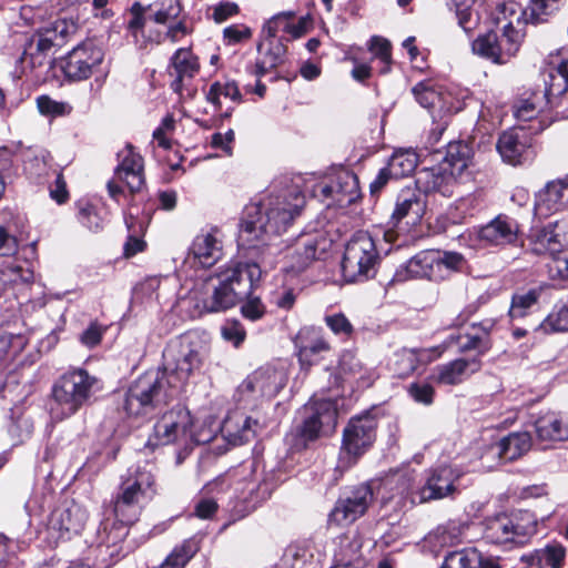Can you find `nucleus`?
I'll return each instance as SVG.
<instances>
[{
    "mask_svg": "<svg viewBox=\"0 0 568 568\" xmlns=\"http://www.w3.org/2000/svg\"><path fill=\"white\" fill-rule=\"evenodd\" d=\"M261 275L262 271L257 263L233 262L209 278L197 306L201 305L202 311L206 313H219L245 301L241 306L242 315L250 321H257L266 312L261 298L252 295Z\"/></svg>",
    "mask_w": 568,
    "mask_h": 568,
    "instance_id": "nucleus-1",
    "label": "nucleus"
},
{
    "mask_svg": "<svg viewBox=\"0 0 568 568\" xmlns=\"http://www.w3.org/2000/svg\"><path fill=\"white\" fill-rule=\"evenodd\" d=\"M77 30V23L67 19H57L44 24L31 37L21 55V63L32 70L50 67L55 50L63 47Z\"/></svg>",
    "mask_w": 568,
    "mask_h": 568,
    "instance_id": "nucleus-6",
    "label": "nucleus"
},
{
    "mask_svg": "<svg viewBox=\"0 0 568 568\" xmlns=\"http://www.w3.org/2000/svg\"><path fill=\"white\" fill-rule=\"evenodd\" d=\"M491 322H483L478 324L471 325V332H467L462 335L452 336V342H455L458 345V351L460 353H467L475 351L477 356L475 358L479 359V356L487 353L490 347V338L489 334L493 328Z\"/></svg>",
    "mask_w": 568,
    "mask_h": 568,
    "instance_id": "nucleus-31",
    "label": "nucleus"
},
{
    "mask_svg": "<svg viewBox=\"0 0 568 568\" xmlns=\"http://www.w3.org/2000/svg\"><path fill=\"white\" fill-rule=\"evenodd\" d=\"M285 386L283 372L273 367H261L243 381L239 389L244 395L257 397H274Z\"/></svg>",
    "mask_w": 568,
    "mask_h": 568,
    "instance_id": "nucleus-19",
    "label": "nucleus"
},
{
    "mask_svg": "<svg viewBox=\"0 0 568 568\" xmlns=\"http://www.w3.org/2000/svg\"><path fill=\"white\" fill-rule=\"evenodd\" d=\"M283 27L284 30L293 33L294 37L300 36V31L295 27H291L286 18L284 16H276L270 19L262 29V37L263 41H271V40H277L276 33L280 30V28ZM264 45V42H260L257 45V50L261 52L262 48Z\"/></svg>",
    "mask_w": 568,
    "mask_h": 568,
    "instance_id": "nucleus-52",
    "label": "nucleus"
},
{
    "mask_svg": "<svg viewBox=\"0 0 568 568\" xmlns=\"http://www.w3.org/2000/svg\"><path fill=\"white\" fill-rule=\"evenodd\" d=\"M223 37L227 44H236L252 37V31L244 24H232L223 30Z\"/></svg>",
    "mask_w": 568,
    "mask_h": 568,
    "instance_id": "nucleus-60",
    "label": "nucleus"
},
{
    "mask_svg": "<svg viewBox=\"0 0 568 568\" xmlns=\"http://www.w3.org/2000/svg\"><path fill=\"white\" fill-rule=\"evenodd\" d=\"M413 278L440 281L437 251L425 250L418 252L396 270L392 281L405 282Z\"/></svg>",
    "mask_w": 568,
    "mask_h": 568,
    "instance_id": "nucleus-20",
    "label": "nucleus"
},
{
    "mask_svg": "<svg viewBox=\"0 0 568 568\" xmlns=\"http://www.w3.org/2000/svg\"><path fill=\"white\" fill-rule=\"evenodd\" d=\"M426 210V196L415 186H406L399 191L396 197L392 220L396 223L404 217H410L413 223L418 222Z\"/></svg>",
    "mask_w": 568,
    "mask_h": 568,
    "instance_id": "nucleus-29",
    "label": "nucleus"
},
{
    "mask_svg": "<svg viewBox=\"0 0 568 568\" xmlns=\"http://www.w3.org/2000/svg\"><path fill=\"white\" fill-rule=\"evenodd\" d=\"M88 520L87 510L74 501L64 503L55 508L49 519V529L57 539L69 540L79 535Z\"/></svg>",
    "mask_w": 568,
    "mask_h": 568,
    "instance_id": "nucleus-17",
    "label": "nucleus"
},
{
    "mask_svg": "<svg viewBox=\"0 0 568 568\" xmlns=\"http://www.w3.org/2000/svg\"><path fill=\"white\" fill-rule=\"evenodd\" d=\"M205 99L224 118H230L235 106L243 102L237 82L229 78L214 81L205 92Z\"/></svg>",
    "mask_w": 568,
    "mask_h": 568,
    "instance_id": "nucleus-22",
    "label": "nucleus"
},
{
    "mask_svg": "<svg viewBox=\"0 0 568 568\" xmlns=\"http://www.w3.org/2000/svg\"><path fill=\"white\" fill-rule=\"evenodd\" d=\"M408 394L416 403L428 406L434 402L435 389L429 383L415 382L408 386Z\"/></svg>",
    "mask_w": 568,
    "mask_h": 568,
    "instance_id": "nucleus-56",
    "label": "nucleus"
},
{
    "mask_svg": "<svg viewBox=\"0 0 568 568\" xmlns=\"http://www.w3.org/2000/svg\"><path fill=\"white\" fill-rule=\"evenodd\" d=\"M317 192L324 199H332L341 206L349 205L359 196L358 179L353 172L342 170L329 182L318 184Z\"/></svg>",
    "mask_w": 568,
    "mask_h": 568,
    "instance_id": "nucleus-21",
    "label": "nucleus"
},
{
    "mask_svg": "<svg viewBox=\"0 0 568 568\" xmlns=\"http://www.w3.org/2000/svg\"><path fill=\"white\" fill-rule=\"evenodd\" d=\"M456 476L450 467H439L430 471L425 484L412 491L413 478L408 473L396 476L397 494L405 497L412 494V501L427 503L443 499L455 491Z\"/></svg>",
    "mask_w": 568,
    "mask_h": 568,
    "instance_id": "nucleus-9",
    "label": "nucleus"
},
{
    "mask_svg": "<svg viewBox=\"0 0 568 568\" xmlns=\"http://www.w3.org/2000/svg\"><path fill=\"white\" fill-rule=\"evenodd\" d=\"M151 8H154L153 20L159 24H165L180 17L182 6L180 0H159Z\"/></svg>",
    "mask_w": 568,
    "mask_h": 568,
    "instance_id": "nucleus-50",
    "label": "nucleus"
},
{
    "mask_svg": "<svg viewBox=\"0 0 568 568\" xmlns=\"http://www.w3.org/2000/svg\"><path fill=\"white\" fill-rule=\"evenodd\" d=\"M531 447V437L526 432L510 433L496 445L498 457L507 463L525 455Z\"/></svg>",
    "mask_w": 568,
    "mask_h": 568,
    "instance_id": "nucleus-38",
    "label": "nucleus"
},
{
    "mask_svg": "<svg viewBox=\"0 0 568 568\" xmlns=\"http://www.w3.org/2000/svg\"><path fill=\"white\" fill-rule=\"evenodd\" d=\"M79 221L91 231L101 230L103 226V219L99 215L97 207L92 204H85L80 209Z\"/></svg>",
    "mask_w": 568,
    "mask_h": 568,
    "instance_id": "nucleus-59",
    "label": "nucleus"
},
{
    "mask_svg": "<svg viewBox=\"0 0 568 568\" xmlns=\"http://www.w3.org/2000/svg\"><path fill=\"white\" fill-rule=\"evenodd\" d=\"M339 375L349 382L356 383L357 387H369L377 378V374L373 367L367 366L352 351H345L338 363Z\"/></svg>",
    "mask_w": 568,
    "mask_h": 568,
    "instance_id": "nucleus-30",
    "label": "nucleus"
},
{
    "mask_svg": "<svg viewBox=\"0 0 568 568\" xmlns=\"http://www.w3.org/2000/svg\"><path fill=\"white\" fill-rule=\"evenodd\" d=\"M496 148L503 161L514 166L526 162L530 153L526 133L517 129L503 132Z\"/></svg>",
    "mask_w": 568,
    "mask_h": 568,
    "instance_id": "nucleus-26",
    "label": "nucleus"
},
{
    "mask_svg": "<svg viewBox=\"0 0 568 568\" xmlns=\"http://www.w3.org/2000/svg\"><path fill=\"white\" fill-rule=\"evenodd\" d=\"M170 65L174 69L176 74L193 78L199 71V63L196 57L190 49L180 48L171 58Z\"/></svg>",
    "mask_w": 568,
    "mask_h": 568,
    "instance_id": "nucleus-49",
    "label": "nucleus"
},
{
    "mask_svg": "<svg viewBox=\"0 0 568 568\" xmlns=\"http://www.w3.org/2000/svg\"><path fill=\"white\" fill-rule=\"evenodd\" d=\"M535 532V521L521 524L517 517L500 515L487 521L485 538L497 545H523Z\"/></svg>",
    "mask_w": 568,
    "mask_h": 568,
    "instance_id": "nucleus-14",
    "label": "nucleus"
},
{
    "mask_svg": "<svg viewBox=\"0 0 568 568\" xmlns=\"http://www.w3.org/2000/svg\"><path fill=\"white\" fill-rule=\"evenodd\" d=\"M523 38L521 31L517 30L511 22H508L503 27L500 36L489 32L478 37L473 42V51L495 63L503 64L518 52Z\"/></svg>",
    "mask_w": 568,
    "mask_h": 568,
    "instance_id": "nucleus-10",
    "label": "nucleus"
},
{
    "mask_svg": "<svg viewBox=\"0 0 568 568\" xmlns=\"http://www.w3.org/2000/svg\"><path fill=\"white\" fill-rule=\"evenodd\" d=\"M566 561V548L557 541L547 544L537 549L532 556V562L539 568H562Z\"/></svg>",
    "mask_w": 568,
    "mask_h": 568,
    "instance_id": "nucleus-41",
    "label": "nucleus"
},
{
    "mask_svg": "<svg viewBox=\"0 0 568 568\" xmlns=\"http://www.w3.org/2000/svg\"><path fill=\"white\" fill-rule=\"evenodd\" d=\"M268 44L267 51L262 57L266 67H277L284 60L286 54V47L283 40L266 41Z\"/></svg>",
    "mask_w": 568,
    "mask_h": 568,
    "instance_id": "nucleus-58",
    "label": "nucleus"
},
{
    "mask_svg": "<svg viewBox=\"0 0 568 568\" xmlns=\"http://www.w3.org/2000/svg\"><path fill=\"white\" fill-rule=\"evenodd\" d=\"M546 286L540 285L529 290L526 293L514 294L509 310L510 317L521 318L526 316L528 310L538 302Z\"/></svg>",
    "mask_w": 568,
    "mask_h": 568,
    "instance_id": "nucleus-45",
    "label": "nucleus"
},
{
    "mask_svg": "<svg viewBox=\"0 0 568 568\" xmlns=\"http://www.w3.org/2000/svg\"><path fill=\"white\" fill-rule=\"evenodd\" d=\"M481 554L476 548H465L452 551L440 568H480Z\"/></svg>",
    "mask_w": 568,
    "mask_h": 568,
    "instance_id": "nucleus-46",
    "label": "nucleus"
},
{
    "mask_svg": "<svg viewBox=\"0 0 568 568\" xmlns=\"http://www.w3.org/2000/svg\"><path fill=\"white\" fill-rule=\"evenodd\" d=\"M28 344L23 334L4 332L0 334V367L19 355Z\"/></svg>",
    "mask_w": 568,
    "mask_h": 568,
    "instance_id": "nucleus-44",
    "label": "nucleus"
},
{
    "mask_svg": "<svg viewBox=\"0 0 568 568\" xmlns=\"http://www.w3.org/2000/svg\"><path fill=\"white\" fill-rule=\"evenodd\" d=\"M168 369H151L140 375L129 387L123 408L128 415L145 416L162 409L178 395V386Z\"/></svg>",
    "mask_w": 568,
    "mask_h": 568,
    "instance_id": "nucleus-4",
    "label": "nucleus"
},
{
    "mask_svg": "<svg viewBox=\"0 0 568 568\" xmlns=\"http://www.w3.org/2000/svg\"><path fill=\"white\" fill-rule=\"evenodd\" d=\"M102 390V382L81 367H72L60 375L51 387L50 415L62 422L90 405Z\"/></svg>",
    "mask_w": 568,
    "mask_h": 568,
    "instance_id": "nucleus-3",
    "label": "nucleus"
},
{
    "mask_svg": "<svg viewBox=\"0 0 568 568\" xmlns=\"http://www.w3.org/2000/svg\"><path fill=\"white\" fill-rule=\"evenodd\" d=\"M192 417L183 406H175L165 412L154 424L149 445L161 446L183 442L189 437Z\"/></svg>",
    "mask_w": 568,
    "mask_h": 568,
    "instance_id": "nucleus-12",
    "label": "nucleus"
},
{
    "mask_svg": "<svg viewBox=\"0 0 568 568\" xmlns=\"http://www.w3.org/2000/svg\"><path fill=\"white\" fill-rule=\"evenodd\" d=\"M2 275L6 282L13 284H29L33 281V271L29 266L24 267L18 261L10 262L2 271Z\"/></svg>",
    "mask_w": 568,
    "mask_h": 568,
    "instance_id": "nucleus-54",
    "label": "nucleus"
},
{
    "mask_svg": "<svg viewBox=\"0 0 568 568\" xmlns=\"http://www.w3.org/2000/svg\"><path fill=\"white\" fill-rule=\"evenodd\" d=\"M374 494L369 485L354 487L345 497H341L329 513L328 520L346 526L363 516L373 503Z\"/></svg>",
    "mask_w": 568,
    "mask_h": 568,
    "instance_id": "nucleus-15",
    "label": "nucleus"
},
{
    "mask_svg": "<svg viewBox=\"0 0 568 568\" xmlns=\"http://www.w3.org/2000/svg\"><path fill=\"white\" fill-rule=\"evenodd\" d=\"M207 353V342L203 334L190 331L171 341L163 352L168 363L174 365L175 378L186 379L199 369Z\"/></svg>",
    "mask_w": 568,
    "mask_h": 568,
    "instance_id": "nucleus-7",
    "label": "nucleus"
},
{
    "mask_svg": "<svg viewBox=\"0 0 568 568\" xmlns=\"http://www.w3.org/2000/svg\"><path fill=\"white\" fill-rule=\"evenodd\" d=\"M390 48L389 41L382 37L375 36L371 39L369 50L385 64L390 62Z\"/></svg>",
    "mask_w": 568,
    "mask_h": 568,
    "instance_id": "nucleus-62",
    "label": "nucleus"
},
{
    "mask_svg": "<svg viewBox=\"0 0 568 568\" xmlns=\"http://www.w3.org/2000/svg\"><path fill=\"white\" fill-rule=\"evenodd\" d=\"M378 260L373 237L367 232H357L345 246L342 273L347 282H359L369 277Z\"/></svg>",
    "mask_w": 568,
    "mask_h": 568,
    "instance_id": "nucleus-8",
    "label": "nucleus"
},
{
    "mask_svg": "<svg viewBox=\"0 0 568 568\" xmlns=\"http://www.w3.org/2000/svg\"><path fill=\"white\" fill-rule=\"evenodd\" d=\"M481 362L478 358H457L446 364L437 365L429 379L439 385H458L471 374L478 372Z\"/></svg>",
    "mask_w": 568,
    "mask_h": 568,
    "instance_id": "nucleus-24",
    "label": "nucleus"
},
{
    "mask_svg": "<svg viewBox=\"0 0 568 568\" xmlns=\"http://www.w3.org/2000/svg\"><path fill=\"white\" fill-rule=\"evenodd\" d=\"M535 428L538 439L560 442L568 439V422L556 412H548L537 418Z\"/></svg>",
    "mask_w": 568,
    "mask_h": 568,
    "instance_id": "nucleus-36",
    "label": "nucleus"
},
{
    "mask_svg": "<svg viewBox=\"0 0 568 568\" xmlns=\"http://www.w3.org/2000/svg\"><path fill=\"white\" fill-rule=\"evenodd\" d=\"M111 526L109 523L102 524V530H99L100 547L111 548L110 555L113 556L118 551V545L128 536V527L133 523H123L121 519L115 518Z\"/></svg>",
    "mask_w": 568,
    "mask_h": 568,
    "instance_id": "nucleus-43",
    "label": "nucleus"
},
{
    "mask_svg": "<svg viewBox=\"0 0 568 568\" xmlns=\"http://www.w3.org/2000/svg\"><path fill=\"white\" fill-rule=\"evenodd\" d=\"M565 0H530L524 14L527 22L545 23L560 10Z\"/></svg>",
    "mask_w": 568,
    "mask_h": 568,
    "instance_id": "nucleus-40",
    "label": "nucleus"
},
{
    "mask_svg": "<svg viewBox=\"0 0 568 568\" xmlns=\"http://www.w3.org/2000/svg\"><path fill=\"white\" fill-rule=\"evenodd\" d=\"M125 225L129 231L128 240L124 244V252L126 256H133L144 250L145 243L140 237L144 233V223L133 215L125 216Z\"/></svg>",
    "mask_w": 568,
    "mask_h": 568,
    "instance_id": "nucleus-47",
    "label": "nucleus"
},
{
    "mask_svg": "<svg viewBox=\"0 0 568 568\" xmlns=\"http://www.w3.org/2000/svg\"><path fill=\"white\" fill-rule=\"evenodd\" d=\"M568 205V179L550 181L536 195L535 214L547 217Z\"/></svg>",
    "mask_w": 568,
    "mask_h": 568,
    "instance_id": "nucleus-23",
    "label": "nucleus"
},
{
    "mask_svg": "<svg viewBox=\"0 0 568 568\" xmlns=\"http://www.w3.org/2000/svg\"><path fill=\"white\" fill-rule=\"evenodd\" d=\"M416 101L425 109H432L442 101L440 93L430 82H419L413 88Z\"/></svg>",
    "mask_w": 568,
    "mask_h": 568,
    "instance_id": "nucleus-51",
    "label": "nucleus"
},
{
    "mask_svg": "<svg viewBox=\"0 0 568 568\" xmlns=\"http://www.w3.org/2000/svg\"><path fill=\"white\" fill-rule=\"evenodd\" d=\"M21 159L24 172L30 179L40 183L48 176L52 158L47 150L41 148H26L21 150Z\"/></svg>",
    "mask_w": 568,
    "mask_h": 568,
    "instance_id": "nucleus-37",
    "label": "nucleus"
},
{
    "mask_svg": "<svg viewBox=\"0 0 568 568\" xmlns=\"http://www.w3.org/2000/svg\"><path fill=\"white\" fill-rule=\"evenodd\" d=\"M420 362L419 352L413 348H402L394 354L390 369L398 378L410 376Z\"/></svg>",
    "mask_w": 568,
    "mask_h": 568,
    "instance_id": "nucleus-42",
    "label": "nucleus"
},
{
    "mask_svg": "<svg viewBox=\"0 0 568 568\" xmlns=\"http://www.w3.org/2000/svg\"><path fill=\"white\" fill-rule=\"evenodd\" d=\"M478 237L481 242L489 245L504 246L514 244L518 237V224L514 219L500 214L480 227Z\"/></svg>",
    "mask_w": 568,
    "mask_h": 568,
    "instance_id": "nucleus-27",
    "label": "nucleus"
},
{
    "mask_svg": "<svg viewBox=\"0 0 568 568\" xmlns=\"http://www.w3.org/2000/svg\"><path fill=\"white\" fill-rule=\"evenodd\" d=\"M37 106L41 114L50 116H63L72 112V106L68 102L55 101L49 95L38 97Z\"/></svg>",
    "mask_w": 568,
    "mask_h": 568,
    "instance_id": "nucleus-53",
    "label": "nucleus"
},
{
    "mask_svg": "<svg viewBox=\"0 0 568 568\" xmlns=\"http://www.w3.org/2000/svg\"><path fill=\"white\" fill-rule=\"evenodd\" d=\"M556 224H548L541 230H537L531 234V250L536 254H548L554 261L562 253V244L560 236L555 232Z\"/></svg>",
    "mask_w": 568,
    "mask_h": 568,
    "instance_id": "nucleus-39",
    "label": "nucleus"
},
{
    "mask_svg": "<svg viewBox=\"0 0 568 568\" xmlns=\"http://www.w3.org/2000/svg\"><path fill=\"white\" fill-rule=\"evenodd\" d=\"M104 51L93 41H84L73 48L61 61V70L69 80L81 81L90 78L102 64Z\"/></svg>",
    "mask_w": 568,
    "mask_h": 568,
    "instance_id": "nucleus-13",
    "label": "nucleus"
},
{
    "mask_svg": "<svg viewBox=\"0 0 568 568\" xmlns=\"http://www.w3.org/2000/svg\"><path fill=\"white\" fill-rule=\"evenodd\" d=\"M262 426L257 419L243 413L234 412L224 419L222 433L233 445H242L255 438Z\"/></svg>",
    "mask_w": 568,
    "mask_h": 568,
    "instance_id": "nucleus-28",
    "label": "nucleus"
},
{
    "mask_svg": "<svg viewBox=\"0 0 568 568\" xmlns=\"http://www.w3.org/2000/svg\"><path fill=\"white\" fill-rule=\"evenodd\" d=\"M190 253L203 266H213L222 256V242L212 232L196 235L190 247Z\"/></svg>",
    "mask_w": 568,
    "mask_h": 568,
    "instance_id": "nucleus-33",
    "label": "nucleus"
},
{
    "mask_svg": "<svg viewBox=\"0 0 568 568\" xmlns=\"http://www.w3.org/2000/svg\"><path fill=\"white\" fill-rule=\"evenodd\" d=\"M473 156V149L467 143L449 142L446 154L439 164L443 170H448L450 174H456L462 179L471 164Z\"/></svg>",
    "mask_w": 568,
    "mask_h": 568,
    "instance_id": "nucleus-35",
    "label": "nucleus"
},
{
    "mask_svg": "<svg viewBox=\"0 0 568 568\" xmlns=\"http://www.w3.org/2000/svg\"><path fill=\"white\" fill-rule=\"evenodd\" d=\"M417 166V155L409 151L395 152L388 161L387 169L394 179L412 174Z\"/></svg>",
    "mask_w": 568,
    "mask_h": 568,
    "instance_id": "nucleus-48",
    "label": "nucleus"
},
{
    "mask_svg": "<svg viewBox=\"0 0 568 568\" xmlns=\"http://www.w3.org/2000/svg\"><path fill=\"white\" fill-rule=\"evenodd\" d=\"M456 16L458 24L466 33L473 31L477 26L478 19L474 16L469 6L458 4Z\"/></svg>",
    "mask_w": 568,
    "mask_h": 568,
    "instance_id": "nucleus-63",
    "label": "nucleus"
},
{
    "mask_svg": "<svg viewBox=\"0 0 568 568\" xmlns=\"http://www.w3.org/2000/svg\"><path fill=\"white\" fill-rule=\"evenodd\" d=\"M331 243L323 232L301 234L295 242L291 267L303 272L313 262L324 258Z\"/></svg>",
    "mask_w": 568,
    "mask_h": 568,
    "instance_id": "nucleus-18",
    "label": "nucleus"
},
{
    "mask_svg": "<svg viewBox=\"0 0 568 568\" xmlns=\"http://www.w3.org/2000/svg\"><path fill=\"white\" fill-rule=\"evenodd\" d=\"M457 179L459 178L456 174H450V171L443 170L442 165L438 164L420 172L416 180V185L423 184L426 192L434 191L444 196H452Z\"/></svg>",
    "mask_w": 568,
    "mask_h": 568,
    "instance_id": "nucleus-34",
    "label": "nucleus"
},
{
    "mask_svg": "<svg viewBox=\"0 0 568 568\" xmlns=\"http://www.w3.org/2000/svg\"><path fill=\"white\" fill-rule=\"evenodd\" d=\"M120 162L114 170L116 180L125 183L131 193L139 192L144 185L143 159L131 145L118 154Z\"/></svg>",
    "mask_w": 568,
    "mask_h": 568,
    "instance_id": "nucleus-25",
    "label": "nucleus"
},
{
    "mask_svg": "<svg viewBox=\"0 0 568 568\" xmlns=\"http://www.w3.org/2000/svg\"><path fill=\"white\" fill-rule=\"evenodd\" d=\"M105 331L106 328L98 324L97 322L91 323L89 327L84 329L80 335V341L87 347L92 348L100 344Z\"/></svg>",
    "mask_w": 568,
    "mask_h": 568,
    "instance_id": "nucleus-61",
    "label": "nucleus"
},
{
    "mask_svg": "<svg viewBox=\"0 0 568 568\" xmlns=\"http://www.w3.org/2000/svg\"><path fill=\"white\" fill-rule=\"evenodd\" d=\"M156 495L155 477L149 465L130 467L122 477L113 500L115 518L123 523H135L142 509Z\"/></svg>",
    "mask_w": 568,
    "mask_h": 568,
    "instance_id": "nucleus-5",
    "label": "nucleus"
},
{
    "mask_svg": "<svg viewBox=\"0 0 568 568\" xmlns=\"http://www.w3.org/2000/svg\"><path fill=\"white\" fill-rule=\"evenodd\" d=\"M239 13V6L231 1H221L213 9V20L216 23H222L229 18Z\"/></svg>",
    "mask_w": 568,
    "mask_h": 568,
    "instance_id": "nucleus-64",
    "label": "nucleus"
},
{
    "mask_svg": "<svg viewBox=\"0 0 568 568\" xmlns=\"http://www.w3.org/2000/svg\"><path fill=\"white\" fill-rule=\"evenodd\" d=\"M437 258L440 281L445 280L453 271L458 270L463 263V256L456 252L440 253L437 251Z\"/></svg>",
    "mask_w": 568,
    "mask_h": 568,
    "instance_id": "nucleus-55",
    "label": "nucleus"
},
{
    "mask_svg": "<svg viewBox=\"0 0 568 568\" xmlns=\"http://www.w3.org/2000/svg\"><path fill=\"white\" fill-rule=\"evenodd\" d=\"M376 427V418L368 413L352 417L343 430L342 450L353 457L364 454L375 440Z\"/></svg>",
    "mask_w": 568,
    "mask_h": 568,
    "instance_id": "nucleus-16",
    "label": "nucleus"
},
{
    "mask_svg": "<svg viewBox=\"0 0 568 568\" xmlns=\"http://www.w3.org/2000/svg\"><path fill=\"white\" fill-rule=\"evenodd\" d=\"M324 321L335 335L349 337L354 332L352 323L343 313L326 315Z\"/></svg>",
    "mask_w": 568,
    "mask_h": 568,
    "instance_id": "nucleus-57",
    "label": "nucleus"
},
{
    "mask_svg": "<svg viewBox=\"0 0 568 568\" xmlns=\"http://www.w3.org/2000/svg\"><path fill=\"white\" fill-rule=\"evenodd\" d=\"M336 424L337 408L333 400H310L303 407V422L298 434L305 442H313L323 435L333 433Z\"/></svg>",
    "mask_w": 568,
    "mask_h": 568,
    "instance_id": "nucleus-11",
    "label": "nucleus"
},
{
    "mask_svg": "<svg viewBox=\"0 0 568 568\" xmlns=\"http://www.w3.org/2000/svg\"><path fill=\"white\" fill-rule=\"evenodd\" d=\"M295 344L302 366L312 365L315 356L331 349L329 343L312 327L302 328L296 336Z\"/></svg>",
    "mask_w": 568,
    "mask_h": 568,
    "instance_id": "nucleus-32",
    "label": "nucleus"
},
{
    "mask_svg": "<svg viewBox=\"0 0 568 568\" xmlns=\"http://www.w3.org/2000/svg\"><path fill=\"white\" fill-rule=\"evenodd\" d=\"M305 206V196L296 187L280 194H270L258 203L245 207L237 242L242 248H255L267 244L270 235L287 230Z\"/></svg>",
    "mask_w": 568,
    "mask_h": 568,
    "instance_id": "nucleus-2",
    "label": "nucleus"
}]
</instances>
